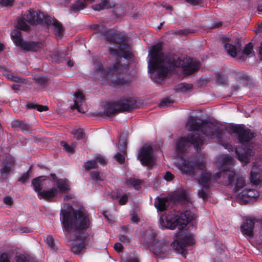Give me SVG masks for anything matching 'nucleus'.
Instances as JSON below:
<instances>
[{"mask_svg": "<svg viewBox=\"0 0 262 262\" xmlns=\"http://www.w3.org/2000/svg\"><path fill=\"white\" fill-rule=\"evenodd\" d=\"M233 158L228 155H223L217 159L218 166L221 171L217 172L214 177L207 171L203 161L201 162L195 160H186L184 157L180 156L175 162L177 167L182 172L188 176H193L200 172L199 178L196 181L202 187L198 191L200 198L205 200L207 197V191L210 184L214 181L219 182L224 185L231 184L234 180L235 173L231 170Z\"/></svg>", "mask_w": 262, "mask_h": 262, "instance_id": "f257e3e1", "label": "nucleus"}, {"mask_svg": "<svg viewBox=\"0 0 262 262\" xmlns=\"http://www.w3.org/2000/svg\"><path fill=\"white\" fill-rule=\"evenodd\" d=\"M186 127L192 133L189 134L187 137L181 138L176 142V150L180 154L185 151L191 144L193 145L196 150L200 149L204 142L201 133L211 139H216L217 140L220 139L222 135V132L216 125L212 124L201 125L192 116L187 119Z\"/></svg>", "mask_w": 262, "mask_h": 262, "instance_id": "f03ea898", "label": "nucleus"}, {"mask_svg": "<svg viewBox=\"0 0 262 262\" xmlns=\"http://www.w3.org/2000/svg\"><path fill=\"white\" fill-rule=\"evenodd\" d=\"M60 215L62 227L67 232H83L91 225L89 214L84 209L75 210L72 206L64 204Z\"/></svg>", "mask_w": 262, "mask_h": 262, "instance_id": "7ed1b4c3", "label": "nucleus"}, {"mask_svg": "<svg viewBox=\"0 0 262 262\" xmlns=\"http://www.w3.org/2000/svg\"><path fill=\"white\" fill-rule=\"evenodd\" d=\"M163 43L159 42L152 45L149 51L148 66H199L193 59L187 56H179L163 51Z\"/></svg>", "mask_w": 262, "mask_h": 262, "instance_id": "20e7f679", "label": "nucleus"}, {"mask_svg": "<svg viewBox=\"0 0 262 262\" xmlns=\"http://www.w3.org/2000/svg\"><path fill=\"white\" fill-rule=\"evenodd\" d=\"M232 130L233 133L237 135L239 142L244 146L243 148H237L235 150L238 159L246 164L249 162V157L254 154L253 147L249 142L255 136V133L242 125L233 126Z\"/></svg>", "mask_w": 262, "mask_h": 262, "instance_id": "39448f33", "label": "nucleus"}, {"mask_svg": "<svg viewBox=\"0 0 262 262\" xmlns=\"http://www.w3.org/2000/svg\"><path fill=\"white\" fill-rule=\"evenodd\" d=\"M136 104V100L134 98L122 97L116 102L108 103L106 109L101 113V115L112 117L120 112H129L135 108Z\"/></svg>", "mask_w": 262, "mask_h": 262, "instance_id": "423d86ee", "label": "nucleus"}, {"mask_svg": "<svg viewBox=\"0 0 262 262\" xmlns=\"http://www.w3.org/2000/svg\"><path fill=\"white\" fill-rule=\"evenodd\" d=\"M196 217L194 212L190 210H186L180 215L166 216L163 220L165 228L173 230L177 227L179 229H182L187 224Z\"/></svg>", "mask_w": 262, "mask_h": 262, "instance_id": "0eeeda50", "label": "nucleus"}, {"mask_svg": "<svg viewBox=\"0 0 262 262\" xmlns=\"http://www.w3.org/2000/svg\"><path fill=\"white\" fill-rule=\"evenodd\" d=\"M123 67H98L97 70V75L103 78H106L107 80H110L113 85L116 87H120L125 85L126 81L121 78L119 76V73Z\"/></svg>", "mask_w": 262, "mask_h": 262, "instance_id": "6e6552de", "label": "nucleus"}, {"mask_svg": "<svg viewBox=\"0 0 262 262\" xmlns=\"http://www.w3.org/2000/svg\"><path fill=\"white\" fill-rule=\"evenodd\" d=\"M194 244V239L190 234H184L180 235L176 240L173 242V249L180 252L183 257H186L187 254L186 246Z\"/></svg>", "mask_w": 262, "mask_h": 262, "instance_id": "1a4fd4ad", "label": "nucleus"}, {"mask_svg": "<svg viewBox=\"0 0 262 262\" xmlns=\"http://www.w3.org/2000/svg\"><path fill=\"white\" fill-rule=\"evenodd\" d=\"M108 52L113 56L118 58H123L128 61L134 59V54L132 52V48L128 43H123L119 46L118 49L110 47Z\"/></svg>", "mask_w": 262, "mask_h": 262, "instance_id": "9d476101", "label": "nucleus"}, {"mask_svg": "<svg viewBox=\"0 0 262 262\" xmlns=\"http://www.w3.org/2000/svg\"><path fill=\"white\" fill-rule=\"evenodd\" d=\"M138 158L143 165L152 166L154 163L155 159L152 147L147 144L143 146L139 151Z\"/></svg>", "mask_w": 262, "mask_h": 262, "instance_id": "9b49d317", "label": "nucleus"}, {"mask_svg": "<svg viewBox=\"0 0 262 262\" xmlns=\"http://www.w3.org/2000/svg\"><path fill=\"white\" fill-rule=\"evenodd\" d=\"M150 78L156 82H161L167 74V67H148Z\"/></svg>", "mask_w": 262, "mask_h": 262, "instance_id": "f8f14e48", "label": "nucleus"}, {"mask_svg": "<svg viewBox=\"0 0 262 262\" xmlns=\"http://www.w3.org/2000/svg\"><path fill=\"white\" fill-rule=\"evenodd\" d=\"M151 250L159 258H164L168 254V244L163 241H158L151 246Z\"/></svg>", "mask_w": 262, "mask_h": 262, "instance_id": "ddd939ff", "label": "nucleus"}, {"mask_svg": "<svg viewBox=\"0 0 262 262\" xmlns=\"http://www.w3.org/2000/svg\"><path fill=\"white\" fill-rule=\"evenodd\" d=\"M15 162L13 158L7 157L3 161L0 172L3 178H6L14 169Z\"/></svg>", "mask_w": 262, "mask_h": 262, "instance_id": "4468645a", "label": "nucleus"}, {"mask_svg": "<svg viewBox=\"0 0 262 262\" xmlns=\"http://www.w3.org/2000/svg\"><path fill=\"white\" fill-rule=\"evenodd\" d=\"M26 16V21L31 25H35L40 24L41 19L43 17V13L40 10L34 11L30 9L28 11Z\"/></svg>", "mask_w": 262, "mask_h": 262, "instance_id": "2eb2a0df", "label": "nucleus"}, {"mask_svg": "<svg viewBox=\"0 0 262 262\" xmlns=\"http://www.w3.org/2000/svg\"><path fill=\"white\" fill-rule=\"evenodd\" d=\"M44 47L42 41H26L24 44L23 50L27 52H40Z\"/></svg>", "mask_w": 262, "mask_h": 262, "instance_id": "dca6fc26", "label": "nucleus"}, {"mask_svg": "<svg viewBox=\"0 0 262 262\" xmlns=\"http://www.w3.org/2000/svg\"><path fill=\"white\" fill-rule=\"evenodd\" d=\"M255 219H247L244 221L241 226V230L243 234L251 237L253 235V228L256 222Z\"/></svg>", "mask_w": 262, "mask_h": 262, "instance_id": "f3484780", "label": "nucleus"}, {"mask_svg": "<svg viewBox=\"0 0 262 262\" xmlns=\"http://www.w3.org/2000/svg\"><path fill=\"white\" fill-rule=\"evenodd\" d=\"M259 195L258 192L254 189H244L238 194L237 198L244 201H249Z\"/></svg>", "mask_w": 262, "mask_h": 262, "instance_id": "a211bd4d", "label": "nucleus"}, {"mask_svg": "<svg viewBox=\"0 0 262 262\" xmlns=\"http://www.w3.org/2000/svg\"><path fill=\"white\" fill-rule=\"evenodd\" d=\"M58 193L57 188L52 187L50 189L43 190L37 194L39 199H43L47 201H51Z\"/></svg>", "mask_w": 262, "mask_h": 262, "instance_id": "6ab92c4d", "label": "nucleus"}, {"mask_svg": "<svg viewBox=\"0 0 262 262\" xmlns=\"http://www.w3.org/2000/svg\"><path fill=\"white\" fill-rule=\"evenodd\" d=\"M250 181L255 185L258 184L262 181V174L256 163H254L250 172Z\"/></svg>", "mask_w": 262, "mask_h": 262, "instance_id": "aec40b11", "label": "nucleus"}, {"mask_svg": "<svg viewBox=\"0 0 262 262\" xmlns=\"http://www.w3.org/2000/svg\"><path fill=\"white\" fill-rule=\"evenodd\" d=\"M0 71L2 74L8 79L18 83L24 82L23 79L17 76L15 72L8 70L6 67H0Z\"/></svg>", "mask_w": 262, "mask_h": 262, "instance_id": "412c9836", "label": "nucleus"}, {"mask_svg": "<svg viewBox=\"0 0 262 262\" xmlns=\"http://www.w3.org/2000/svg\"><path fill=\"white\" fill-rule=\"evenodd\" d=\"M84 100V96L80 92L75 93L74 96V104L71 106V109H77L80 113H84V111L82 107H81Z\"/></svg>", "mask_w": 262, "mask_h": 262, "instance_id": "4be33fe9", "label": "nucleus"}, {"mask_svg": "<svg viewBox=\"0 0 262 262\" xmlns=\"http://www.w3.org/2000/svg\"><path fill=\"white\" fill-rule=\"evenodd\" d=\"M174 70L181 73L180 75L185 77L191 75L199 70V67H173Z\"/></svg>", "mask_w": 262, "mask_h": 262, "instance_id": "5701e85b", "label": "nucleus"}, {"mask_svg": "<svg viewBox=\"0 0 262 262\" xmlns=\"http://www.w3.org/2000/svg\"><path fill=\"white\" fill-rule=\"evenodd\" d=\"M56 184L58 192L66 193L70 190L69 182L66 179H60L56 180Z\"/></svg>", "mask_w": 262, "mask_h": 262, "instance_id": "b1692460", "label": "nucleus"}, {"mask_svg": "<svg viewBox=\"0 0 262 262\" xmlns=\"http://www.w3.org/2000/svg\"><path fill=\"white\" fill-rule=\"evenodd\" d=\"M11 37L15 45L23 49L24 44L26 41L23 40L20 31L15 30L12 31L11 32Z\"/></svg>", "mask_w": 262, "mask_h": 262, "instance_id": "393cba45", "label": "nucleus"}, {"mask_svg": "<svg viewBox=\"0 0 262 262\" xmlns=\"http://www.w3.org/2000/svg\"><path fill=\"white\" fill-rule=\"evenodd\" d=\"M85 7V0H77L71 5L70 10L71 13H77L83 10Z\"/></svg>", "mask_w": 262, "mask_h": 262, "instance_id": "a878e982", "label": "nucleus"}, {"mask_svg": "<svg viewBox=\"0 0 262 262\" xmlns=\"http://www.w3.org/2000/svg\"><path fill=\"white\" fill-rule=\"evenodd\" d=\"M177 200L182 204L187 205L189 207L192 205L189 195L184 191H181L177 193Z\"/></svg>", "mask_w": 262, "mask_h": 262, "instance_id": "bb28decb", "label": "nucleus"}, {"mask_svg": "<svg viewBox=\"0 0 262 262\" xmlns=\"http://www.w3.org/2000/svg\"><path fill=\"white\" fill-rule=\"evenodd\" d=\"M157 235V233L154 229L149 228L146 230L145 232L144 238L147 243H152L153 244L158 241L156 238Z\"/></svg>", "mask_w": 262, "mask_h": 262, "instance_id": "cd10ccee", "label": "nucleus"}, {"mask_svg": "<svg viewBox=\"0 0 262 262\" xmlns=\"http://www.w3.org/2000/svg\"><path fill=\"white\" fill-rule=\"evenodd\" d=\"M253 52V45L250 42L246 45L244 47L243 51L241 53H239L238 58L241 60H245V57L247 56Z\"/></svg>", "mask_w": 262, "mask_h": 262, "instance_id": "c85d7f7f", "label": "nucleus"}, {"mask_svg": "<svg viewBox=\"0 0 262 262\" xmlns=\"http://www.w3.org/2000/svg\"><path fill=\"white\" fill-rule=\"evenodd\" d=\"M54 34L57 39H61L63 35V27L61 23L58 20L54 21L53 25Z\"/></svg>", "mask_w": 262, "mask_h": 262, "instance_id": "c756f323", "label": "nucleus"}, {"mask_svg": "<svg viewBox=\"0 0 262 262\" xmlns=\"http://www.w3.org/2000/svg\"><path fill=\"white\" fill-rule=\"evenodd\" d=\"M44 179H42V177H39L34 179L32 181V184L34 187V189L37 194L42 191L41 190L44 184Z\"/></svg>", "mask_w": 262, "mask_h": 262, "instance_id": "7c9ffc66", "label": "nucleus"}, {"mask_svg": "<svg viewBox=\"0 0 262 262\" xmlns=\"http://www.w3.org/2000/svg\"><path fill=\"white\" fill-rule=\"evenodd\" d=\"M67 50L65 49L57 50L52 54V58L56 60L57 63L65 59Z\"/></svg>", "mask_w": 262, "mask_h": 262, "instance_id": "2f4dec72", "label": "nucleus"}, {"mask_svg": "<svg viewBox=\"0 0 262 262\" xmlns=\"http://www.w3.org/2000/svg\"><path fill=\"white\" fill-rule=\"evenodd\" d=\"M84 247V244L83 241L74 242L71 245V251L75 254H79L82 251Z\"/></svg>", "mask_w": 262, "mask_h": 262, "instance_id": "473e14b6", "label": "nucleus"}, {"mask_svg": "<svg viewBox=\"0 0 262 262\" xmlns=\"http://www.w3.org/2000/svg\"><path fill=\"white\" fill-rule=\"evenodd\" d=\"M246 188L244 178L243 177L237 178L234 191L239 193L242 190Z\"/></svg>", "mask_w": 262, "mask_h": 262, "instance_id": "72a5a7b5", "label": "nucleus"}, {"mask_svg": "<svg viewBox=\"0 0 262 262\" xmlns=\"http://www.w3.org/2000/svg\"><path fill=\"white\" fill-rule=\"evenodd\" d=\"M92 29L98 31L104 37L108 32L111 30L108 29L105 25L102 24H94L91 27Z\"/></svg>", "mask_w": 262, "mask_h": 262, "instance_id": "f704fd0d", "label": "nucleus"}, {"mask_svg": "<svg viewBox=\"0 0 262 262\" xmlns=\"http://www.w3.org/2000/svg\"><path fill=\"white\" fill-rule=\"evenodd\" d=\"M168 199L166 198H159L155 203V206L158 211H164L167 207Z\"/></svg>", "mask_w": 262, "mask_h": 262, "instance_id": "c9c22d12", "label": "nucleus"}, {"mask_svg": "<svg viewBox=\"0 0 262 262\" xmlns=\"http://www.w3.org/2000/svg\"><path fill=\"white\" fill-rule=\"evenodd\" d=\"M127 42L128 37L126 35L116 32L114 43L120 46L123 43H128Z\"/></svg>", "mask_w": 262, "mask_h": 262, "instance_id": "e433bc0d", "label": "nucleus"}, {"mask_svg": "<svg viewBox=\"0 0 262 262\" xmlns=\"http://www.w3.org/2000/svg\"><path fill=\"white\" fill-rule=\"evenodd\" d=\"M193 85L190 83H181L179 84L177 88L176 91L182 93L189 92L192 91Z\"/></svg>", "mask_w": 262, "mask_h": 262, "instance_id": "4c0bfd02", "label": "nucleus"}, {"mask_svg": "<svg viewBox=\"0 0 262 262\" xmlns=\"http://www.w3.org/2000/svg\"><path fill=\"white\" fill-rule=\"evenodd\" d=\"M224 48L227 53L232 57H235L237 55V49L235 46L230 43H225Z\"/></svg>", "mask_w": 262, "mask_h": 262, "instance_id": "58836bf2", "label": "nucleus"}, {"mask_svg": "<svg viewBox=\"0 0 262 262\" xmlns=\"http://www.w3.org/2000/svg\"><path fill=\"white\" fill-rule=\"evenodd\" d=\"M112 7L108 0H101L99 4L93 6V9L96 11H100L103 9L111 8Z\"/></svg>", "mask_w": 262, "mask_h": 262, "instance_id": "ea45409f", "label": "nucleus"}, {"mask_svg": "<svg viewBox=\"0 0 262 262\" xmlns=\"http://www.w3.org/2000/svg\"><path fill=\"white\" fill-rule=\"evenodd\" d=\"M34 80L41 88L46 86L49 81L48 77L41 75L35 76Z\"/></svg>", "mask_w": 262, "mask_h": 262, "instance_id": "a19ab883", "label": "nucleus"}, {"mask_svg": "<svg viewBox=\"0 0 262 262\" xmlns=\"http://www.w3.org/2000/svg\"><path fill=\"white\" fill-rule=\"evenodd\" d=\"M141 181L135 179H131L126 181V185L129 187H133L135 189L138 190L140 188Z\"/></svg>", "mask_w": 262, "mask_h": 262, "instance_id": "79ce46f5", "label": "nucleus"}, {"mask_svg": "<svg viewBox=\"0 0 262 262\" xmlns=\"http://www.w3.org/2000/svg\"><path fill=\"white\" fill-rule=\"evenodd\" d=\"M27 107L30 109H36L39 112L47 111L49 110L47 106L42 105L35 103H28Z\"/></svg>", "mask_w": 262, "mask_h": 262, "instance_id": "37998d69", "label": "nucleus"}, {"mask_svg": "<svg viewBox=\"0 0 262 262\" xmlns=\"http://www.w3.org/2000/svg\"><path fill=\"white\" fill-rule=\"evenodd\" d=\"M217 82L222 85H226L228 84V79L227 76L223 73L220 72L216 75Z\"/></svg>", "mask_w": 262, "mask_h": 262, "instance_id": "c03bdc74", "label": "nucleus"}, {"mask_svg": "<svg viewBox=\"0 0 262 262\" xmlns=\"http://www.w3.org/2000/svg\"><path fill=\"white\" fill-rule=\"evenodd\" d=\"M60 144L61 146H62L64 149V150L69 152L70 153H74V149L76 147V144L75 143H72V145H69L67 143L64 141H62L60 143Z\"/></svg>", "mask_w": 262, "mask_h": 262, "instance_id": "a18cd8bd", "label": "nucleus"}, {"mask_svg": "<svg viewBox=\"0 0 262 262\" xmlns=\"http://www.w3.org/2000/svg\"><path fill=\"white\" fill-rule=\"evenodd\" d=\"M57 20L54 18L51 17L48 15H45L43 14V17L41 19L40 23H44L48 26L53 25L54 23V21Z\"/></svg>", "mask_w": 262, "mask_h": 262, "instance_id": "49530a36", "label": "nucleus"}, {"mask_svg": "<svg viewBox=\"0 0 262 262\" xmlns=\"http://www.w3.org/2000/svg\"><path fill=\"white\" fill-rule=\"evenodd\" d=\"M116 32L112 30H110L108 33L103 37L107 41L114 43Z\"/></svg>", "mask_w": 262, "mask_h": 262, "instance_id": "de8ad7c7", "label": "nucleus"}, {"mask_svg": "<svg viewBox=\"0 0 262 262\" xmlns=\"http://www.w3.org/2000/svg\"><path fill=\"white\" fill-rule=\"evenodd\" d=\"M74 137L77 140L82 139L84 137V133L82 129L78 128L72 131Z\"/></svg>", "mask_w": 262, "mask_h": 262, "instance_id": "09e8293b", "label": "nucleus"}, {"mask_svg": "<svg viewBox=\"0 0 262 262\" xmlns=\"http://www.w3.org/2000/svg\"><path fill=\"white\" fill-rule=\"evenodd\" d=\"M17 26L19 30L23 31H28L30 29L29 26L27 24L23 19H20L18 20Z\"/></svg>", "mask_w": 262, "mask_h": 262, "instance_id": "8fccbe9b", "label": "nucleus"}, {"mask_svg": "<svg viewBox=\"0 0 262 262\" xmlns=\"http://www.w3.org/2000/svg\"><path fill=\"white\" fill-rule=\"evenodd\" d=\"M127 143L124 138L122 139H120L118 143V148L120 151L125 154V149L126 147Z\"/></svg>", "mask_w": 262, "mask_h": 262, "instance_id": "3c124183", "label": "nucleus"}, {"mask_svg": "<svg viewBox=\"0 0 262 262\" xmlns=\"http://www.w3.org/2000/svg\"><path fill=\"white\" fill-rule=\"evenodd\" d=\"M46 242L47 244L52 249L55 250L56 247L54 244V239L52 236L51 235H49L47 236L46 239Z\"/></svg>", "mask_w": 262, "mask_h": 262, "instance_id": "603ef678", "label": "nucleus"}, {"mask_svg": "<svg viewBox=\"0 0 262 262\" xmlns=\"http://www.w3.org/2000/svg\"><path fill=\"white\" fill-rule=\"evenodd\" d=\"M97 167V163L95 160H90L88 161L85 165V167L86 170L96 168Z\"/></svg>", "mask_w": 262, "mask_h": 262, "instance_id": "864d4df0", "label": "nucleus"}, {"mask_svg": "<svg viewBox=\"0 0 262 262\" xmlns=\"http://www.w3.org/2000/svg\"><path fill=\"white\" fill-rule=\"evenodd\" d=\"M91 179L97 182L103 181V178L100 176V173L97 171L93 172L91 175Z\"/></svg>", "mask_w": 262, "mask_h": 262, "instance_id": "5fc2aeb1", "label": "nucleus"}, {"mask_svg": "<svg viewBox=\"0 0 262 262\" xmlns=\"http://www.w3.org/2000/svg\"><path fill=\"white\" fill-rule=\"evenodd\" d=\"M189 33H190V31L189 29H182L178 31L173 30L171 31V34L175 35H186Z\"/></svg>", "mask_w": 262, "mask_h": 262, "instance_id": "6e6d98bb", "label": "nucleus"}, {"mask_svg": "<svg viewBox=\"0 0 262 262\" xmlns=\"http://www.w3.org/2000/svg\"><path fill=\"white\" fill-rule=\"evenodd\" d=\"M119 240L123 243L128 244L130 242V238L124 234H119Z\"/></svg>", "mask_w": 262, "mask_h": 262, "instance_id": "4d7b16f0", "label": "nucleus"}, {"mask_svg": "<svg viewBox=\"0 0 262 262\" xmlns=\"http://www.w3.org/2000/svg\"><path fill=\"white\" fill-rule=\"evenodd\" d=\"M172 102V101H171L169 98H165L160 103V107H163L165 106H168L170 105Z\"/></svg>", "mask_w": 262, "mask_h": 262, "instance_id": "13d9d810", "label": "nucleus"}, {"mask_svg": "<svg viewBox=\"0 0 262 262\" xmlns=\"http://www.w3.org/2000/svg\"><path fill=\"white\" fill-rule=\"evenodd\" d=\"M114 159L120 163H123L124 162L125 158L124 155L120 153H117L114 156Z\"/></svg>", "mask_w": 262, "mask_h": 262, "instance_id": "bf43d9fd", "label": "nucleus"}, {"mask_svg": "<svg viewBox=\"0 0 262 262\" xmlns=\"http://www.w3.org/2000/svg\"><path fill=\"white\" fill-rule=\"evenodd\" d=\"M186 2L192 6H198L203 3V0H185Z\"/></svg>", "mask_w": 262, "mask_h": 262, "instance_id": "052dcab7", "label": "nucleus"}, {"mask_svg": "<svg viewBox=\"0 0 262 262\" xmlns=\"http://www.w3.org/2000/svg\"><path fill=\"white\" fill-rule=\"evenodd\" d=\"M128 200V196L126 194H123L119 200V203L120 205H124L126 203Z\"/></svg>", "mask_w": 262, "mask_h": 262, "instance_id": "680f3d73", "label": "nucleus"}, {"mask_svg": "<svg viewBox=\"0 0 262 262\" xmlns=\"http://www.w3.org/2000/svg\"><path fill=\"white\" fill-rule=\"evenodd\" d=\"M15 259L16 262H28L27 258L23 255H16Z\"/></svg>", "mask_w": 262, "mask_h": 262, "instance_id": "e2e57ef3", "label": "nucleus"}, {"mask_svg": "<svg viewBox=\"0 0 262 262\" xmlns=\"http://www.w3.org/2000/svg\"><path fill=\"white\" fill-rule=\"evenodd\" d=\"M0 262H10L8 256L6 253H2L0 255Z\"/></svg>", "mask_w": 262, "mask_h": 262, "instance_id": "0e129e2a", "label": "nucleus"}, {"mask_svg": "<svg viewBox=\"0 0 262 262\" xmlns=\"http://www.w3.org/2000/svg\"><path fill=\"white\" fill-rule=\"evenodd\" d=\"M0 4L5 6H11L13 2L10 0H0Z\"/></svg>", "mask_w": 262, "mask_h": 262, "instance_id": "69168bd1", "label": "nucleus"}, {"mask_svg": "<svg viewBox=\"0 0 262 262\" xmlns=\"http://www.w3.org/2000/svg\"><path fill=\"white\" fill-rule=\"evenodd\" d=\"M21 124H22V121L20 120H15L12 122V126L14 128L19 129Z\"/></svg>", "mask_w": 262, "mask_h": 262, "instance_id": "338daca9", "label": "nucleus"}, {"mask_svg": "<svg viewBox=\"0 0 262 262\" xmlns=\"http://www.w3.org/2000/svg\"><path fill=\"white\" fill-rule=\"evenodd\" d=\"M164 178L166 181H170L173 179V176L170 172L167 171L165 173Z\"/></svg>", "mask_w": 262, "mask_h": 262, "instance_id": "774afa93", "label": "nucleus"}]
</instances>
